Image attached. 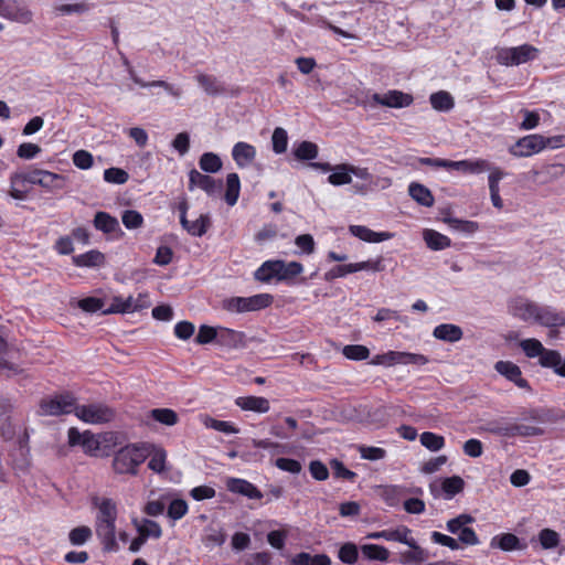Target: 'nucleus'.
Here are the masks:
<instances>
[{
    "label": "nucleus",
    "mask_w": 565,
    "mask_h": 565,
    "mask_svg": "<svg viewBox=\"0 0 565 565\" xmlns=\"http://www.w3.org/2000/svg\"><path fill=\"white\" fill-rule=\"evenodd\" d=\"M411 534V530L406 526H401L395 530H383L379 532H372L367 534V539L371 540H385L399 543H408L407 536Z\"/></svg>",
    "instance_id": "obj_26"
},
{
    "label": "nucleus",
    "mask_w": 565,
    "mask_h": 565,
    "mask_svg": "<svg viewBox=\"0 0 565 565\" xmlns=\"http://www.w3.org/2000/svg\"><path fill=\"white\" fill-rule=\"evenodd\" d=\"M423 238L426 245L433 250H443L448 248L451 244L448 236L429 228L423 232Z\"/></svg>",
    "instance_id": "obj_32"
},
{
    "label": "nucleus",
    "mask_w": 565,
    "mask_h": 565,
    "mask_svg": "<svg viewBox=\"0 0 565 565\" xmlns=\"http://www.w3.org/2000/svg\"><path fill=\"white\" fill-rule=\"evenodd\" d=\"M475 522V518L467 513H461L456 518L447 521L446 530L457 535V539L451 537L447 534L434 531L430 534L433 543L446 546L451 551H458L461 545L475 546L480 543L477 533L470 526Z\"/></svg>",
    "instance_id": "obj_1"
},
{
    "label": "nucleus",
    "mask_w": 565,
    "mask_h": 565,
    "mask_svg": "<svg viewBox=\"0 0 565 565\" xmlns=\"http://www.w3.org/2000/svg\"><path fill=\"white\" fill-rule=\"evenodd\" d=\"M444 221L449 225L451 230L467 235H471L479 230L478 223L473 221L459 220L455 217H446Z\"/></svg>",
    "instance_id": "obj_48"
},
{
    "label": "nucleus",
    "mask_w": 565,
    "mask_h": 565,
    "mask_svg": "<svg viewBox=\"0 0 565 565\" xmlns=\"http://www.w3.org/2000/svg\"><path fill=\"white\" fill-rule=\"evenodd\" d=\"M271 142H273V150L275 153H277V154L284 153L287 150V145H288L287 131L281 127L275 128L273 136H271Z\"/></svg>",
    "instance_id": "obj_57"
},
{
    "label": "nucleus",
    "mask_w": 565,
    "mask_h": 565,
    "mask_svg": "<svg viewBox=\"0 0 565 565\" xmlns=\"http://www.w3.org/2000/svg\"><path fill=\"white\" fill-rule=\"evenodd\" d=\"M73 263L77 267H99L105 263V256L99 250L92 249L74 256Z\"/></svg>",
    "instance_id": "obj_31"
},
{
    "label": "nucleus",
    "mask_w": 565,
    "mask_h": 565,
    "mask_svg": "<svg viewBox=\"0 0 565 565\" xmlns=\"http://www.w3.org/2000/svg\"><path fill=\"white\" fill-rule=\"evenodd\" d=\"M539 542L544 550H553L561 542L559 534L552 529H543L537 534Z\"/></svg>",
    "instance_id": "obj_53"
},
{
    "label": "nucleus",
    "mask_w": 565,
    "mask_h": 565,
    "mask_svg": "<svg viewBox=\"0 0 565 565\" xmlns=\"http://www.w3.org/2000/svg\"><path fill=\"white\" fill-rule=\"evenodd\" d=\"M195 81L206 95L218 96L225 93L224 85L214 75L198 73Z\"/></svg>",
    "instance_id": "obj_23"
},
{
    "label": "nucleus",
    "mask_w": 565,
    "mask_h": 565,
    "mask_svg": "<svg viewBox=\"0 0 565 565\" xmlns=\"http://www.w3.org/2000/svg\"><path fill=\"white\" fill-rule=\"evenodd\" d=\"M408 193L418 204L430 207L434 205L435 199L428 188L420 183L412 182L408 186Z\"/></svg>",
    "instance_id": "obj_30"
},
{
    "label": "nucleus",
    "mask_w": 565,
    "mask_h": 565,
    "mask_svg": "<svg viewBox=\"0 0 565 565\" xmlns=\"http://www.w3.org/2000/svg\"><path fill=\"white\" fill-rule=\"evenodd\" d=\"M222 307L232 313H243L249 311L246 297H231L224 299Z\"/></svg>",
    "instance_id": "obj_55"
},
{
    "label": "nucleus",
    "mask_w": 565,
    "mask_h": 565,
    "mask_svg": "<svg viewBox=\"0 0 565 565\" xmlns=\"http://www.w3.org/2000/svg\"><path fill=\"white\" fill-rule=\"evenodd\" d=\"M75 416L86 424L100 425L113 420L115 412L103 403H92L87 405H78L76 403Z\"/></svg>",
    "instance_id": "obj_7"
},
{
    "label": "nucleus",
    "mask_w": 565,
    "mask_h": 565,
    "mask_svg": "<svg viewBox=\"0 0 565 565\" xmlns=\"http://www.w3.org/2000/svg\"><path fill=\"white\" fill-rule=\"evenodd\" d=\"M491 548H500L504 552L519 551L525 548L520 539L512 533H502L493 536L490 541Z\"/></svg>",
    "instance_id": "obj_21"
},
{
    "label": "nucleus",
    "mask_w": 565,
    "mask_h": 565,
    "mask_svg": "<svg viewBox=\"0 0 565 565\" xmlns=\"http://www.w3.org/2000/svg\"><path fill=\"white\" fill-rule=\"evenodd\" d=\"M540 365L553 370L561 377H565V359L557 350H548L543 360L540 361Z\"/></svg>",
    "instance_id": "obj_27"
},
{
    "label": "nucleus",
    "mask_w": 565,
    "mask_h": 565,
    "mask_svg": "<svg viewBox=\"0 0 565 565\" xmlns=\"http://www.w3.org/2000/svg\"><path fill=\"white\" fill-rule=\"evenodd\" d=\"M128 179L129 174L120 168H108L104 171V180L108 183L124 184Z\"/></svg>",
    "instance_id": "obj_62"
},
{
    "label": "nucleus",
    "mask_w": 565,
    "mask_h": 565,
    "mask_svg": "<svg viewBox=\"0 0 565 565\" xmlns=\"http://www.w3.org/2000/svg\"><path fill=\"white\" fill-rule=\"evenodd\" d=\"M291 565H331V558L326 554H310L301 552L296 554L291 561Z\"/></svg>",
    "instance_id": "obj_36"
},
{
    "label": "nucleus",
    "mask_w": 565,
    "mask_h": 565,
    "mask_svg": "<svg viewBox=\"0 0 565 565\" xmlns=\"http://www.w3.org/2000/svg\"><path fill=\"white\" fill-rule=\"evenodd\" d=\"M328 182L334 186L350 184L352 182L350 164H337L332 169V173L328 177Z\"/></svg>",
    "instance_id": "obj_39"
},
{
    "label": "nucleus",
    "mask_w": 565,
    "mask_h": 565,
    "mask_svg": "<svg viewBox=\"0 0 565 565\" xmlns=\"http://www.w3.org/2000/svg\"><path fill=\"white\" fill-rule=\"evenodd\" d=\"M241 192V181L237 173H228L226 177L225 201L230 206L236 204Z\"/></svg>",
    "instance_id": "obj_40"
},
{
    "label": "nucleus",
    "mask_w": 565,
    "mask_h": 565,
    "mask_svg": "<svg viewBox=\"0 0 565 565\" xmlns=\"http://www.w3.org/2000/svg\"><path fill=\"white\" fill-rule=\"evenodd\" d=\"M130 78L140 87H162L170 96L174 98H180L182 96V89L179 86L172 85L166 81L145 82L137 75L136 71L130 72Z\"/></svg>",
    "instance_id": "obj_28"
},
{
    "label": "nucleus",
    "mask_w": 565,
    "mask_h": 565,
    "mask_svg": "<svg viewBox=\"0 0 565 565\" xmlns=\"http://www.w3.org/2000/svg\"><path fill=\"white\" fill-rule=\"evenodd\" d=\"M519 345L527 358H537L539 362L543 360V356H545V353L550 350L544 348L541 341L534 338L524 339L520 341Z\"/></svg>",
    "instance_id": "obj_35"
},
{
    "label": "nucleus",
    "mask_w": 565,
    "mask_h": 565,
    "mask_svg": "<svg viewBox=\"0 0 565 565\" xmlns=\"http://www.w3.org/2000/svg\"><path fill=\"white\" fill-rule=\"evenodd\" d=\"M494 370L508 381L513 382L520 388L530 390L529 382L522 377V371L519 365L511 361H498Z\"/></svg>",
    "instance_id": "obj_15"
},
{
    "label": "nucleus",
    "mask_w": 565,
    "mask_h": 565,
    "mask_svg": "<svg viewBox=\"0 0 565 565\" xmlns=\"http://www.w3.org/2000/svg\"><path fill=\"white\" fill-rule=\"evenodd\" d=\"M429 362V359L419 353L402 352V351H388L383 354L374 356L372 363L383 366H394L397 364L402 365H415L424 366Z\"/></svg>",
    "instance_id": "obj_8"
},
{
    "label": "nucleus",
    "mask_w": 565,
    "mask_h": 565,
    "mask_svg": "<svg viewBox=\"0 0 565 565\" xmlns=\"http://www.w3.org/2000/svg\"><path fill=\"white\" fill-rule=\"evenodd\" d=\"M294 156L301 161L313 160L318 157V146L311 141H301L295 147Z\"/></svg>",
    "instance_id": "obj_49"
},
{
    "label": "nucleus",
    "mask_w": 565,
    "mask_h": 565,
    "mask_svg": "<svg viewBox=\"0 0 565 565\" xmlns=\"http://www.w3.org/2000/svg\"><path fill=\"white\" fill-rule=\"evenodd\" d=\"M488 431L505 438L533 437L543 434V429L539 426L515 420L491 423L488 427Z\"/></svg>",
    "instance_id": "obj_5"
},
{
    "label": "nucleus",
    "mask_w": 565,
    "mask_h": 565,
    "mask_svg": "<svg viewBox=\"0 0 565 565\" xmlns=\"http://www.w3.org/2000/svg\"><path fill=\"white\" fill-rule=\"evenodd\" d=\"M217 341L230 348H239L245 343V334L233 329L221 328L218 330Z\"/></svg>",
    "instance_id": "obj_34"
},
{
    "label": "nucleus",
    "mask_w": 565,
    "mask_h": 565,
    "mask_svg": "<svg viewBox=\"0 0 565 565\" xmlns=\"http://www.w3.org/2000/svg\"><path fill=\"white\" fill-rule=\"evenodd\" d=\"M67 437L71 447L81 446L87 455L96 456L100 449L99 439L89 430L81 433L77 428L71 427Z\"/></svg>",
    "instance_id": "obj_9"
},
{
    "label": "nucleus",
    "mask_w": 565,
    "mask_h": 565,
    "mask_svg": "<svg viewBox=\"0 0 565 565\" xmlns=\"http://www.w3.org/2000/svg\"><path fill=\"white\" fill-rule=\"evenodd\" d=\"M39 181H41L40 186L49 191L61 190L65 184V178L63 175L47 170L42 171V175Z\"/></svg>",
    "instance_id": "obj_43"
},
{
    "label": "nucleus",
    "mask_w": 565,
    "mask_h": 565,
    "mask_svg": "<svg viewBox=\"0 0 565 565\" xmlns=\"http://www.w3.org/2000/svg\"><path fill=\"white\" fill-rule=\"evenodd\" d=\"M429 102L431 107L438 111H449L455 106L452 96L446 90L431 94Z\"/></svg>",
    "instance_id": "obj_41"
},
{
    "label": "nucleus",
    "mask_w": 565,
    "mask_h": 565,
    "mask_svg": "<svg viewBox=\"0 0 565 565\" xmlns=\"http://www.w3.org/2000/svg\"><path fill=\"white\" fill-rule=\"evenodd\" d=\"M211 226V217L209 214H201L195 221L186 220L182 227L194 237L203 236Z\"/></svg>",
    "instance_id": "obj_37"
},
{
    "label": "nucleus",
    "mask_w": 565,
    "mask_h": 565,
    "mask_svg": "<svg viewBox=\"0 0 565 565\" xmlns=\"http://www.w3.org/2000/svg\"><path fill=\"white\" fill-rule=\"evenodd\" d=\"M235 404L243 411L255 413H267L270 408L269 401L262 396H241L237 397Z\"/></svg>",
    "instance_id": "obj_22"
},
{
    "label": "nucleus",
    "mask_w": 565,
    "mask_h": 565,
    "mask_svg": "<svg viewBox=\"0 0 565 565\" xmlns=\"http://www.w3.org/2000/svg\"><path fill=\"white\" fill-rule=\"evenodd\" d=\"M246 298L249 311H256L267 308L273 302V296L269 294H257Z\"/></svg>",
    "instance_id": "obj_60"
},
{
    "label": "nucleus",
    "mask_w": 565,
    "mask_h": 565,
    "mask_svg": "<svg viewBox=\"0 0 565 565\" xmlns=\"http://www.w3.org/2000/svg\"><path fill=\"white\" fill-rule=\"evenodd\" d=\"M188 512V503L182 499H174L168 507V516L177 521L182 519Z\"/></svg>",
    "instance_id": "obj_63"
},
{
    "label": "nucleus",
    "mask_w": 565,
    "mask_h": 565,
    "mask_svg": "<svg viewBox=\"0 0 565 565\" xmlns=\"http://www.w3.org/2000/svg\"><path fill=\"white\" fill-rule=\"evenodd\" d=\"M565 173V166L562 163L546 164L541 170L534 171V174L542 183H547L562 178Z\"/></svg>",
    "instance_id": "obj_38"
},
{
    "label": "nucleus",
    "mask_w": 565,
    "mask_h": 565,
    "mask_svg": "<svg viewBox=\"0 0 565 565\" xmlns=\"http://www.w3.org/2000/svg\"><path fill=\"white\" fill-rule=\"evenodd\" d=\"M447 169L460 171L462 173L468 174H479L490 170V163L484 159L459 161L447 160Z\"/></svg>",
    "instance_id": "obj_17"
},
{
    "label": "nucleus",
    "mask_w": 565,
    "mask_h": 565,
    "mask_svg": "<svg viewBox=\"0 0 565 565\" xmlns=\"http://www.w3.org/2000/svg\"><path fill=\"white\" fill-rule=\"evenodd\" d=\"M277 281L291 282L303 271V266L299 262H285L278 259Z\"/></svg>",
    "instance_id": "obj_24"
},
{
    "label": "nucleus",
    "mask_w": 565,
    "mask_h": 565,
    "mask_svg": "<svg viewBox=\"0 0 565 565\" xmlns=\"http://www.w3.org/2000/svg\"><path fill=\"white\" fill-rule=\"evenodd\" d=\"M546 328L565 327V312L558 311L551 306H540L535 322Z\"/></svg>",
    "instance_id": "obj_14"
},
{
    "label": "nucleus",
    "mask_w": 565,
    "mask_h": 565,
    "mask_svg": "<svg viewBox=\"0 0 565 565\" xmlns=\"http://www.w3.org/2000/svg\"><path fill=\"white\" fill-rule=\"evenodd\" d=\"M76 403V398L70 393L57 394L42 398L38 413L40 416L75 415Z\"/></svg>",
    "instance_id": "obj_4"
},
{
    "label": "nucleus",
    "mask_w": 565,
    "mask_h": 565,
    "mask_svg": "<svg viewBox=\"0 0 565 565\" xmlns=\"http://www.w3.org/2000/svg\"><path fill=\"white\" fill-rule=\"evenodd\" d=\"M217 337H218L217 329L210 327V326L202 324L199 328V332L195 337V342L199 344H207V343L212 342L213 340H217Z\"/></svg>",
    "instance_id": "obj_64"
},
{
    "label": "nucleus",
    "mask_w": 565,
    "mask_h": 565,
    "mask_svg": "<svg viewBox=\"0 0 565 565\" xmlns=\"http://www.w3.org/2000/svg\"><path fill=\"white\" fill-rule=\"evenodd\" d=\"M121 221L127 230H137L142 226L143 216L136 210H126L121 215Z\"/></svg>",
    "instance_id": "obj_58"
},
{
    "label": "nucleus",
    "mask_w": 565,
    "mask_h": 565,
    "mask_svg": "<svg viewBox=\"0 0 565 565\" xmlns=\"http://www.w3.org/2000/svg\"><path fill=\"white\" fill-rule=\"evenodd\" d=\"M137 529L141 536V543H145L148 537L159 539L162 534L159 523L149 519L142 520Z\"/></svg>",
    "instance_id": "obj_44"
},
{
    "label": "nucleus",
    "mask_w": 565,
    "mask_h": 565,
    "mask_svg": "<svg viewBox=\"0 0 565 565\" xmlns=\"http://www.w3.org/2000/svg\"><path fill=\"white\" fill-rule=\"evenodd\" d=\"M94 227L105 234L120 231L119 222L107 212H97L93 221Z\"/></svg>",
    "instance_id": "obj_29"
},
{
    "label": "nucleus",
    "mask_w": 565,
    "mask_h": 565,
    "mask_svg": "<svg viewBox=\"0 0 565 565\" xmlns=\"http://www.w3.org/2000/svg\"><path fill=\"white\" fill-rule=\"evenodd\" d=\"M278 259L264 262L254 273V278L260 282L268 284L273 279L277 280Z\"/></svg>",
    "instance_id": "obj_33"
},
{
    "label": "nucleus",
    "mask_w": 565,
    "mask_h": 565,
    "mask_svg": "<svg viewBox=\"0 0 565 565\" xmlns=\"http://www.w3.org/2000/svg\"><path fill=\"white\" fill-rule=\"evenodd\" d=\"M349 232L367 243H380L393 237V234L390 232H374L364 225H350Z\"/></svg>",
    "instance_id": "obj_20"
},
{
    "label": "nucleus",
    "mask_w": 565,
    "mask_h": 565,
    "mask_svg": "<svg viewBox=\"0 0 565 565\" xmlns=\"http://www.w3.org/2000/svg\"><path fill=\"white\" fill-rule=\"evenodd\" d=\"M148 457V448L143 445H128L119 449L113 460L116 473L137 475V468Z\"/></svg>",
    "instance_id": "obj_3"
},
{
    "label": "nucleus",
    "mask_w": 565,
    "mask_h": 565,
    "mask_svg": "<svg viewBox=\"0 0 565 565\" xmlns=\"http://www.w3.org/2000/svg\"><path fill=\"white\" fill-rule=\"evenodd\" d=\"M343 355L353 361L366 360L370 355V351L366 347L360 344L345 345L342 350Z\"/></svg>",
    "instance_id": "obj_56"
},
{
    "label": "nucleus",
    "mask_w": 565,
    "mask_h": 565,
    "mask_svg": "<svg viewBox=\"0 0 565 565\" xmlns=\"http://www.w3.org/2000/svg\"><path fill=\"white\" fill-rule=\"evenodd\" d=\"M201 422L206 428H212L214 430L231 435L237 434L238 429L230 422L218 420L209 415H202Z\"/></svg>",
    "instance_id": "obj_42"
},
{
    "label": "nucleus",
    "mask_w": 565,
    "mask_h": 565,
    "mask_svg": "<svg viewBox=\"0 0 565 565\" xmlns=\"http://www.w3.org/2000/svg\"><path fill=\"white\" fill-rule=\"evenodd\" d=\"M232 157L238 168H245L255 160L256 148L250 143L238 141L232 149Z\"/></svg>",
    "instance_id": "obj_19"
},
{
    "label": "nucleus",
    "mask_w": 565,
    "mask_h": 565,
    "mask_svg": "<svg viewBox=\"0 0 565 565\" xmlns=\"http://www.w3.org/2000/svg\"><path fill=\"white\" fill-rule=\"evenodd\" d=\"M544 150L543 136L542 135H529L516 141L511 147L510 152L514 157L524 158L530 157Z\"/></svg>",
    "instance_id": "obj_11"
},
{
    "label": "nucleus",
    "mask_w": 565,
    "mask_h": 565,
    "mask_svg": "<svg viewBox=\"0 0 565 565\" xmlns=\"http://www.w3.org/2000/svg\"><path fill=\"white\" fill-rule=\"evenodd\" d=\"M371 100L376 105L390 108H405L411 106L414 99L413 96L407 93L392 89L384 94L374 93L371 96Z\"/></svg>",
    "instance_id": "obj_10"
},
{
    "label": "nucleus",
    "mask_w": 565,
    "mask_h": 565,
    "mask_svg": "<svg viewBox=\"0 0 565 565\" xmlns=\"http://www.w3.org/2000/svg\"><path fill=\"white\" fill-rule=\"evenodd\" d=\"M419 440L430 451H439L445 447V438L431 431H424L419 436Z\"/></svg>",
    "instance_id": "obj_50"
},
{
    "label": "nucleus",
    "mask_w": 565,
    "mask_h": 565,
    "mask_svg": "<svg viewBox=\"0 0 565 565\" xmlns=\"http://www.w3.org/2000/svg\"><path fill=\"white\" fill-rule=\"evenodd\" d=\"M433 335L438 340L454 343L462 339L463 332L459 326L441 323L435 327Z\"/></svg>",
    "instance_id": "obj_25"
},
{
    "label": "nucleus",
    "mask_w": 565,
    "mask_h": 565,
    "mask_svg": "<svg viewBox=\"0 0 565 565\" xmlns=\"http://www.w3.org/2000/svg\"><path fill=\"white\" fill-rule=\"evenodd\" d=\"M151 417L166 426H173L179 422L178 414L171 408H154L150 412Z\"/></svg>",
    "instance_id": "obj_51"
},
{
    "label": "nucleus",
    "mask_w": 565,
    "mask_h": 565,
    "mask_svg": "<svg viewBox=\"0 0 565 565\" xmlns=\"http://www.w3.org/2000/svg\"><path fill=\"white\" fill-rule=\"evenodd\" d=\"M200 188L207 195H215L221 189V182H216L212 177L203 174L195 169L189 172V190Z\"/></svg>",
    "instance_id": "obj_16"
},
{
    "label": "nucleus",
    "mask_w": 565,
    "mask_h": 565,
    "mask_svg": "<svg viewBox=\"0 0 565 565\" xmlns=\"http://www.w3.org/2000/svg\"><path fill=\"white\" fill-rule=\"evenodd\" d=\"M199 166L204 172L215 173L221 170L222 161L217 154L205 152L201 156Z\"/></svg>",
    "instance_id": "obj_52"
},
{
    "label": "nucleus",
    "mask_w": 565,
    "mask_h": 565,
    "mask_svg": "<svg viewBox=\"0 0 565 565\" xmlns=\"http://www.w3.org/2000/svg\"><path fill=\"white\" fill-rule=\"evenodd\" d=\"M407 542L408 543H405V544L408 545L412 548V551H407L402 554L404 562L405 563H422V562H424L427 558L426 552L420 546H418L416 541L413 537H411L409 535L407 536Z\"/></svg>",
    "instance_id": "obj_47"
},
{
    "label": "nucleus",
    "mask_w": 565,
    "mask_h": 565,
    "mask_svg": "<svg viewBox=\"0 0 565 565\" xmlns=\"http://www.w3.org/2000/svg\"><path fill=\"white\" fill-rule=\"evenodd\" d=\"M539 50L531 44L502 47L497 53V61L504 66H518L537 57Z\"/></svg>",
    "instance_id": "obj_6"
},
{
    "label": "nucleus",
    "mask_w": 565,
    "mask_h": 565,
    "mask_svg": "<svg viewBox=\"0 0 565 565\" xmlns=\"http://www.w3.org/2000/svg\"><path fill=\"white\" fill-rule=\"evenodd\" d=\"M539 305L525 298H515L509 303L510 313L524 321L535 322Z\"/></svg>",
    "instance_id": "obj_12"
},
{
    "label": "nucleus",
    "mask_w": 565,
    "mask_h": 565,
    "mask_svg": "<svg viewBox=\"0 0 565 565\" xmlns=\"http://www.w3.org/2000/svg\"><path fill=\"white\" fill-rule=\"evenodd\" d=\"M338 557L341 562L347 564H354L359 558V551L355 544L345 543L343 544L338 553Z\"/></svg>",
    "instance_id": "obj_61"
},
{
    "label": "nucleus",
    "mask_w": 565,
    "mask_h": 565,
    "mask_svg": "<svg viewBox=\"0 0 565 565\" xmlns=\"http://www.w3.org/2000/svg\"><path fill=\"white\" fill-rule=\"evenodd\" d=\"M148 456H150L149 469L158 473L162 472L166 468L167 451L162 448H153L152 451L148 450Z\"/></svg>",
    "instance_id": "obj_54"
},
{
    "label": "nucleus",
    "mask_w": 565,
    "mask_h": 565,
    "mask_svg": "<svg viewBox=\"0 0 565 565\" xmlns=\"http://www.w3.org/2000/svg\"><path fill=\"white\" fill-rule=\"evenodd\" d=\"M98 512L96 515L95 531L104 547L111 551L116 546V519L117 507L111 499L104 498L96 502Z\"/></svg>",
    "instance_id": "obj_2"
},
{
    "label": "nucleus",
    "mask_w": 565,
    "mask_h": 565,
    "mask_svg": "<svg viewBox=\"0 0 565 565\" xmlns=\"http://www.w3.org/2000/svg\"><path fill=\"white\" fill-rule=\"evenodd\" d=\"M226 488L233 493H238L248 499L259 500L263 493L249 481L239 478H227Z\"/></svg>",
    "instance_id": "obj_18"
},
{
    "label": "nucleus",
    "mask_w": 565,
    "mask_h": 565,
    "mask_svg": "<svg viewBox=\"0 0 565 565\" xmlns=\"http://www.w3.org/2000/svg\"><path fill=\"white\" fill-rule=\"evenodd\" d=\"M0 17L17 23L28 24L32 21L33 14L26 6L15 0H6Z\"/></svg>",
    "instance_id": "obj_13"
},
{
    "label": "nucleus",
    "mask_w": 565,
    "mask_h": 565,
    "mask_svg": "<svg viewBox=\"0 0 565 565\" xmlns=\"http://www.w3.org/2000/svg\"><path fill=\"white\" fill-rule=\"evenodd\" d=\"M364 557L372 561L387 562L390 552L386 547L376 544H364L361 546Z\"/></svg>",
    "instance_id": "obj_46"
},
{
    "label": "nucleus",
    "mask_w": 565,
    "mask_h": 565,
    "mask_svg": "<svg viewBox=\"0 0 565 565\" xmlns=\"http://www.w3.org/2000/svg\"><path fill=\"white\" fill-rule=\"evenodd\" d=\"M92 535V530L86 525H82L73 529L68 534V539L72 545L78 546L85 544Z\"/></svg>",
    "instance_id": "obj_59"
},
{
    "label": "nucleus",
    "mask_w": 565,
    "mask_h": 565,
    "mask_svg": "<svg viewBox=\"0 0 565 565\" xmlns=\"http://www.w3.org/2000/svg\"><path fill=\"white\" fill-rule=\"evenodd\" d=\"M441 490L445 493L446 499H451L457 493L461 492L465 487V481L459 476H452L441 480Z\"/></svg>",
    "instance_id": "obj_45"
}]
</instances>
